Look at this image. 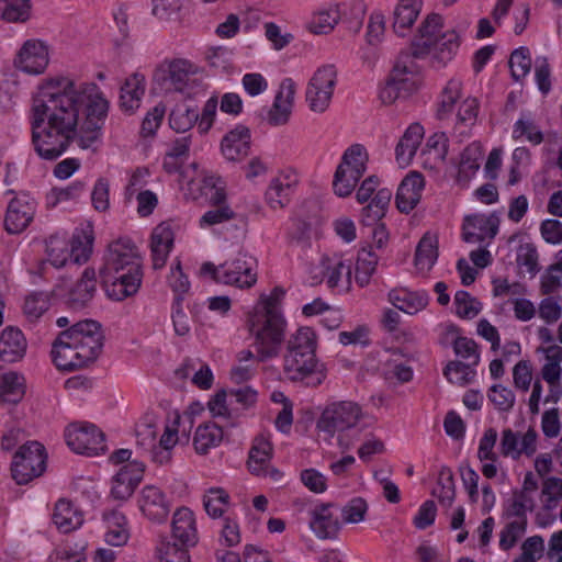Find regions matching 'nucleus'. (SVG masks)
Here are the masks:
<instances>
[{
	"instance_id": "16",
	"label": "nucleus",
	"mask_w": 562,
	"mask_h": 562,
	"mask_svg": "<svg viewBox=\"0 0 562 562\" xmlns=\"http://www.w3.org/2000/svg\"><path fill=\"white\" fill-rule=\"evenodd\" d=\"M501 223L499 213L494 211L490 214H473L464 218L463 239L467 243H481L486 238L493 239Z\"/></svg>"
},
{
	"instance_id": "21",
	"label": "nucleus",
	"mask_w": 562,
	"mask_h": 562,
	"mask_svg": "<svg viewBox=\"0 0 562 562\" xmlns=\"http://www.w3.org/2000/svg\"><path fill=\"white\" fill-rule=\"evenodd\" d=\"M442 33V16L436 13L427 15L412 42L409 55L415 59L430 54L434 44Z\"/></svg>"
},
{
	"instance_id": "64",
	"label": "nucleus",
	"mask_w": 562,
	"mask_h": 562,
	"mask_svg": "<svg viewBox=\"0 0 562 562\" xmlns=\"http://www.w3.org/2000/svg\"><path fill=\"white\" fill-rule=\"evenodd\" d=\"M544 551V541L541 536L527 538L521 544V554L514 562H536Z\"/></svg>"
},
{
	"instance_id": "9",
	"label": "nucleus",
	"mask_w": 562,
	"mask_h": 562,
	"mask_svg": "<svg viewBox=\"0 0 562 562\" xmlns=\"http://www.w3.org/2000/svg\"><path fill=\"white\" fill-rule=\"evenodd\" d=\"M44 446L37 441H29L14 454L11 471L18 484H26L40 476L46 467Z\"/></svg>"
},
{
	"instance_id": "14",
	"label": "nucleus",
	"mask_w": 562,
	"mask_h": 562,
	"mask_svg": "<svg viewBox=\"0 0 562 562\" xmlns=\"http://www.w3.org/2000/svg\"><path fill=\"white\" fill-rule=\"evenodd\" d=\"M295 95V86L292 79H285L281 82L273 103L270 108L261 109L259 115L267 124L271 126L285 125L291 116Z\"/></svg>"
},
{
	"instance_id": "37",
	"label": "nucleus",
	"mask_w": 562,
	"mask_h": 562,
	"mask_svg": "<svg viewBox=\"0 0 562 562\" xmlns=\"http://www.w3.org/2000/svg\"><path fill=\"white\" fill-rule=\"evenodd\" d=\"M424 128L417 123L409 125L405 131L395 148L396 160L401 166L409 165L422 144Z\"/></svg>"
},
{
	"instance_id": "24",
	"label": "nucleus",
	"mask_w": 562,
	"mask_h": 562,
	"mask_svg": "<svg viewBox=\"0 0 562 562\" xmlns=\"http://www.w3.org/2000/svg\"><path fill=\"white\" fill-rule=\"evenodd\" d=\"M311 273L314 284L325 280L329 288H336L339 285L342 277L346 278L347 283L350 282L351 269L337 255L333 257L323 256L319 265L312 269Z\"/></svg>"
},
{
	"instance_id": "36",
	"label": "nucleus",
	"mask_w": 562,
	"mask_h": 562,
	"mask_svg": "<svg viewBox=\"0 0 562 562\" xmlns=\"http://www.w3.org/2000/svg\"><path fill=\"white\" fill-rule=\"evenodd\" d=\"M53 522L59 531L68 533L82 525L83 515L71 502L59 499L55 505Z\"/></svg>"
},
{
	"instance_id": "15",
	"label": "nucleus",
	"mask_w": 562,
	"mask_h": 562,
	"mask_svg": "<svg viewBox=\"0 0 562 562\" xmlns=\"http://www.w3.org/2000/svg\"><path fill=\"white\" fill-rule=\"evenodd\" d=\"M36 210L34 199L27 194L14 196L8 207L4 217V228L9 234H20L33 221Z\"/></svg>"
},
{
	"instance_id": "58",
	"label": "nucleus",
	"mask_w": 562,
	"mask_h": 562,
	"mask_svg": "<svg viewBox=\"0 0 562 562\" xmlns=\"http://www.w3.org/2000/svg\"><path fill=\"white\" fill-rule=\"evenodd\" d=\"M456 313L462 318H474L482 310V304L467 291H458L454 295Z\"/></svg>"
},
{
	"instance_id": "28",
	"label": "nucleus",
	"mask_w": 562,
	"mask_h": 562,
	"mask_svg": "<svg viewBox=\"0 0 562 562\" xmlns=\"http://www.w3.org/2000/svg\"><path fill=\"white\" fill-rule=\"evenodd\" d=\"M424 189V178L418 172L407 175L398 186L395 202L402 213H409L419 202Z\"/></svg>"
},
{
	"instance_id": "48",
	"label": "nucleus",
	"mask_w": 562,
	"mask_h": 562,
	"mask_svg": "<svg viewBox=\"0 0 562 562\" xmlns=\"http://www.w3.org/2000/svg\"><path fill=\"white\" fill-rule=\"evenodd\" d=\"M340 19L336 7L323 8L315 11L308 23V29L314 34H328Z\"/></svg>"
},
{
	"instance_id": "22",
	"label": "nucleus",
	"mask_w": 562,
	"mask_h": 562,
	"mask_svg": "<svg viewBox=\"0 0 562 562\" xmlns=\"http://www.w3.org/2000/svg\"><path fill=\"white\" fill-rule=\"evenodd\" d=\"M14 65L27 74H42L48 65L46 45L41 41H26L14 59Z\"/></svg>"
},
{
	"instance_id": "7",
	"label": "nucleus",
	"mask_w": 562,
	"mask_h": 562,
	"mask_svg": "<svg viewBox=\"0 0 562 562\" xmlns=\"http://www.w3.org/2000/svg\"><path fill=\"white\" fill-rule=\"evenodd\" d=\"M362 417V409L357 403L348 401L337 402L328 405L323 411L317 422V428L329 436H334L336 432L339 434V447L348 449L350 442L344 439L342 434L355 428Z\"/></svg>"
},
{
	"instance_id": "19",
	"label": "nucleus",
	"mask_w": 562,
	"mask_h": 562,
	"mask_svg": "<svg viewBox=\"0 0 562 562\" xmlns=\"http://www.w3.org/2000/svg\"><path fill=\"white\" fill-rule=\"evenodd\" d=\"M138 507L146 518L160 524L167 519L171 503L159 487L146 485L139 493Z\"/></svg>"
},
{
	"instance_id": "40",
	"label": "nucleus",
	"mask_w": 562,
	"mask_h": 562,
	"mask_svg": "<svg viewBox=\"0 0 562 562\" xmlns=\"http://www.w3.org/2000/svg\"><path fill=\"white\" fill-rule=\"evenodd\" d=\"M224 431L215 423L200 425L193 437V446L198 453L205 454L210 449L217 447L223 440Z\"/></svg>"
},
{
	"instance_id": "62",
	"label": "nucleus",
	"mask_w": 562,
	"mask_h": 562,
	"mask_svg": "<svg viewBox=\"0 0 562 562\" xmlns=\"http://www.w3.org/2000/svg\"><path fill=\"white\" fill-rule=\"evenodd\" d=\"M369 505L362 497H353L341 508V518L345 524H359L366 519Z\"/></svg>"
},
{
	"instance_id": "59",
	"label": "nucleus",
	"mask_w": 562,
	"mask_h": 562,
	"mask_svg": "<svg viewBox=\"0 0 562 562\" xmlns=\"http://www.w3.org/2000/svg\"><path fill=\"white\" fill-rule=\"evenodd\" d=\"M49 305L50 300L47 293H31L24 302V314L30 321H36L49 308Z\"/></svg>"
},
{
	"instance_id": "18",
	"label": "nucleus",
	"mask_w": 562,
	"mask_h": 562,
	"mask_svg": "<svg viewBox=\"0 0 562 562\" xmlns=\"http://www.w3.org/2000/svg\"><path fill=\"white\" fill-rule=\"evenodd\" d=\"M537 438L538 434L533 428H529L522 437H520L519 432L506 428L502 431L501 454L503 457H510L514 460H518L522 454L531 457L537 451Z\"/></svg>"
},
{
	"instance_id": "51",
	"label": "nucleus",
	"mask_w": 562,
	"mask_h": 562,
	"mask_svg": "<svg viewBox=\"0 0 562 562\" xmlns=\"http://www.w3.org/2000/svg\"><path fill=\"white\" fill-rule=\"evenodd\" d=\"M479 111V103L475 98H467L459 103L457 115H456V131L460 135H464L468 128L473 126Z\"/></svg>"
},
{
	"instance_id": "41",
	"label": "nucleus",
	"mask_w": 562,
	"mask_h": 562,
	"mask_svg": "<svg viewBox=\"0 0 562 562\" xmlns=\"http://www.w3.org/2000/svg\"><path fill=\"white\" fill-rule=\"evenodd\" d=\"M438 258V238L426 233L419 240L415 252V266L420 272H428Z\"/></svg>"
},
{
	"instance_id": "12",
	"label": "nucleus",
	"mask_w": 562,
	"mask_h": 562,
	"mask_svg": "<svg viewBox=\"0 0 562 562\" xmlns=\"http://www.w3.org/2000/svg\"><path fill=\"white\" fill-rule=\"evenodd\" d=\"M66 442L76 453L94 456L106 448L104 434L92 424H71L65 432Z\"/></svg>"
},
{
	"instance_id": "54",
	"label": "nucleus",
	"mask_w": 562,
	"mask_h": 562,
	"mask_svg": "<svg viewBox=\"0 0 562 562\" xmlns=\"http://www.w3.org/2000/svg\"><path fill=\"white\" fill-rule=\"evenodd\" d=\"M557 261L550 265L541 278V292L549 295L562 286V249L555 255Z\"/></svg>"
},
{
	"instance_id": "3",
	"label": "nucleus",
	"mask_w": 562,
	"mask_h": 562,
	"mask_svg": "<svg viewBox=\"0 0 562 562\" xmlns=\"http://www.w3.org/2000/svg\"><path fill=\"white\" fill-rule=\"evenodd\" d=\"M316 336L312 328L301 327L286 341L283 373L291 382L318 386L326 379V369L316 357Z\"/></svg>"
},
{
	"instance_id": "45",
	"label": "nucleus",
	"mask_w": 562,
	"mask_h": 562,
	"mask_svg": "<svg viewBox=\"0 0 562 562\" xmlns=\"http://www.w3.org/2000/svg\"><path fill=\"white\" fill-rule=\"evenodd\" d=\"M476 366L477 364H473V362H463L460 360L450 361L446 366L443 374L449 382L465 386L474 380Z\"/></svg>"
},
{
	"instance_id": "13",
	"label": "nucleus",
	"mask_w": 562,
	"mask_h": 562,
	"mask_svg": "<svg viewBox=\"0 0 562 562\" xmlns=\"http://www.w3.org/2000/svg\"><path fill=\"white\" fill-rule=\"evenodd\" d=\"M50 356L59 370L74 371L87 368L69 328L56 336L52 344Z\"/></svg>"
},
{
	"instance_id": "56",
	"label": "nucleus",
	"mask_w": 562,
	"mask_h": 562,
	"mask_svg": "<svg viewBox=\"0 0 562 562\" xmlns=\"http://www.w3.org/2000/svg\"><path fill=\"white\" fill-rule=\"evenodd\" d=\"M531 57L527 47L516 48L509 58V67L514 80L519 81L525 78L531 69Z\"/></svg>"
},
{
	"instance_id": "4",
	"label": "nucleus",
	"mask_w": 562,
	"mask_h": 562,
	"mask_svg": "<svg viewBox=\"0 0 562 562\" xmlns=\"http://www.w3.org/2000/svg\"><path fill=\"white\" fill-rule=\"evenodd\" d=\"M247 328L254 339L257 361L266 362L280 355L286 328L282 313L255 308L247 317Z\"/></svg>"
},
{
	"instance_id": "33",
	"label": "nucleus",
	"mask_w": 562,
	"mask_h": 562,
	"mask_svg": "<svg viewBox=\"0 0 562 562\" xmlns=\"http://www.w3.org/2000/svg\"><path fill=\"white\" fill-rule=\"evenodd\" d=\"M423 0H400L394 9L393 29L400 36H405L416 22L422 11Z\"/></svg>"
},
{
	"instance_id": "29",
	"label": "nucleus",
	"mask_w": 562,
	"mask_h": 562,
	"mask_svg": "<svg viewBox=\"0 0 562 562\" xmlns=\"http://www.w3.org/2000/svg\"><path fill=\"white\" fill-rule=\"evenodd\" d=\"M200 227H212L232 223L236 231L234 237L243 236L246 232L247 222L243 215L235 213L228 205L213 206L200 218Z\"/></svg>"
},
{
	"instance_id": "53",
	"label": "nucleus",
	"mask_w": 562,
	"mask_h": 562,
	"mask_svg": "<svg viewBox=\"0 0 562 562\" xmlns=\"http://www.w3.org/2000/svg\"><path fill=\"white\" fill-rule=\"evenodd\" d=\"M460 46V37L454 30H449L440 34L434 44L431 52L441 60L447 61L452 58Z\"/></svg>"
},
{
	"instance_id": "46",
	"label": "nucleus",
	"mask_w": 562,
	"mask_h": 562,
	"mask_svg": "<svg viewBox=\"0 0 562 562\" xmlns=\"http://www.w3.org/2000/svg\"><path fill=\"white\" fill-rule=\"evenodd\" d=\"M92 241L91 231H77L68 241L70 260L75 263L86 262L92 252Z\"/></svg>"
},
{
	"instance_id": "10",
	"label": "nucleus",
	"mask_w": 562,
	"mask_h": 562,
	"mask_svg": "<svg viewBox=\"0 0 562 562\" xmlns=\"http://www.w3.org/2000/svg\"><path fill=\"white\" fill-rule=\"evenodd\" d=\"M337 83L334 65H323L314 72L306 88L305 97L312 112L324 113L331 102Z\"/></svg>"
},
{
	"instance_id": "60",
	"label": "nucleus",
	"mask_w": 562,
	"mask_h": 562,
	"mask_svg": "<svg viewBox=\"0 0 562 562\" xmlns=\"http://www.w3.org/2000/svg\"><path fill=\"white\" fill-rule=\"evenodd\" d=\"M538 260V250L533 244L525 243L518 247L516 257L517 265L526 268V271L531 277H535L540 270Z\"/></svg>"
},
{
	"instance_id": "5",
	"label": "nucleus",
	"mask_w": 562,
	"mask_h": 562,
	"mask_svg": "<svg viewBox=\"0 0 562 562\" xmlns=\"http://www.w3.org/2000/svg\"><path fill=\"white\" fill-rule=\"evenodd\" d=\"M257 262L247 254L239 252L234 259L226 260L220 266L212 262H204L201 266V273L210 276L216 283L233 285L238 289H250L257 282Z\"/></svg>"
},
{
	"instance_id": "49",
	"label": "nucleus",
	"mask_w": 562,
	"mask_h": 562,
	"mask_svg": "<svg viewBox=\"0 0 562 562\" xmlns=\"http://www.w3.org/2000/svg\"><path fill=\"white\" fill-rule=\"evenodd\" d=\"M376 263L378 256L372 251L371 247L362 248L358 252L355 279L360 286L369 284L370 279L375 271Z\"/></svg>"
},
{
	"instance_id": "27",
	"label": "nucleus",
	"mask_w": 562,
	"mask_h": 562,
	"mask_svg": "<svg viewBox=\"0 0 562 562\" xmlns=\"http://www.w3.org/2000/svg\"><path fill=\"white\" fill-rule=\"evenodd\" d=\"M172 538L181 547H192L198 542L193 513L188 507L178 508L172 516Z\"/></svg>"
},
{
	"instance_id": "25",
	"label": "nucleus",
	"mask_w": 562,
	"mask_h": 562,
	"mask_svg": "<svg viewBox=\"0 0 562 562\" xmlns=\"http://www.w3.org/2000/svg\"><path fill=\"white\" fill-rule=\"evenodd\" d=\"M334 509L333 503H326L317 505L311 510L310 527L317 538H335L340 530L341 524Z\"/></svg>"
},
{
	"instance_id": "39",
	"label": "nucleus",
	"mask_w": 562,
	"mask_h": 562,
	"mask_svg": "<svg viewBox=\"0 0 562 562\" xmlns=\"http://www.w3.org/2000/svg\"><path fill=\"white\" fill-rule=\"evenodd\" d=\"M25 394V379L22 374L9 371L0 374V400L16 404Z\"/></svg>"
},
{
	"instance_id": "38",
	"label": "nucleus",
	"mask_w": 562,
	"mask_h": 562,
	"mask_svg": "<svg viewBox=\"0 0 562 562\" xmlns=\"http://www.w3.org/2000/svg\"><path fill=\"white\" fill-rule=\"evenodd\" d=\"M95 292V271L86 268L80 280L69 292V304L74 308H81L93 297Z\"/></svg>"
},
{
	"instance_id": "31",
	"label": "nucleus",
	"mask_w": 562,
	"mask_h": 562,
	"mask_svg": "<svg viewBox=\"0 0 562 562\" xmlns=\"http://www.w3.org/2000/svg\"><path fill=\"white\" fill-rule=\"evenodd\" d=\"M146 80L139 72L127 77L121 87L120 108L127 114L134 113L139 106L145 94Z\"/></svg>"
},
{
	"instance_id": "26",
	"label": "nucleus",
	"mask_w": 562,
	"mask_h": 562,
	"mask_svg": "<svg viewBox=\"0 0 562 562\" xmlns=\"http://www.w3.org/2000/svg\"><path fill=\"white\" fill-rule=\"evenodd\" d=\"M175 234L169 222L158 224L151 233L150 250L154 269H161L173 246Z\"/></svg>"
},
{
	"instance_id": "17",
	"label": "nucleus",
	"mask_w": 562,
	"mask_h": 562,
	"mask_svg": "<svg viewBox=\"0 0 562 562\" xmlns=\"http://www.w3.org/2000/svg\"><path fill=\"white\" fill-rule=\"evenodd\" d=\"M191 68L192 65L186 59H176L169 63L161 64L155 71V80L161 81L166 85L167 90H176L182 93H188V88L191 82Z\"/></svg>"
},
{
	"instance_id": "57",
	"label": "nucleus",
	"mask_w": 562,
	"mask_h": 562,
	"mask_svg": "<svg viewBox=\"0 0 562 562\" xmlns=\"http://www.w3.org/2000/svg\"><path fill=\"white\" fill-rule=\"evenodd\" d=\"M526 519H516L508 522L499 533V548L507 551L516 546L526 531Z\"/></svg>"
},
{
	"instance_id": "61",
	"label": "nucleus",
	"mask_w": 562,
	"mask_h": 562,
	"mask_svg": "<svg viewBox=\"0 0 562 562\" xmlns=\"http://www.w3.org/2000/svg\"><path fill=\"white\" fill-rule=\"evenodd\" d=\"M487 397L499 412L512 411L516 402L514 392L502 384L492 385Z\"/></svg>"
},
{
	"instance_id": "63",
	"label": "nucleus",
	"mask_w": 562,
	"mask_h": 562,
	"mask_svg": "<svg viewBox=\"0 0 562 562\" xmlns=\"http://www.w3.org/2000/svg\"><path fill=\"white\" fill-rule=\"evenodd\" d=\"M522 136L533 145H539L543 140V134L530 119L520 117L514 124L513 138L519 139Z\"/></svg>"
},
{
	"instance_id": "11",
	"label": "nucleus",
	"mask_w": 562,
	"mask_h": 562,
	"mask_svg": "<svg viewBox=\"0 0 562 562\" xmlns=\"http://www.w3.org/2000/svg\"><path fill=\"white\" fill-rule=\"evenodd\" d=\"M69 330L77 342L86 367H89L100 357L103 349L104 335L100 323L85 319L72 324Z\"/></svg>"
},
{
	"instance_id": "8",
	"label": "nucleus",
	"mask_w": 562,
	"mask_h": 562,
	"mask_svg": "<svg viewBox=\"0 0 562 562\" xmlns=\"http://www.w3.org/2000/svg\"><path fill=\"white\" fill-rule=\"evenodd\" d=\"M366 162L367 155L361 145H352L345 151L333 181L334 192L338 196L351 194L366 171Z\"/></svg>"
},
{
	"instance_id": "30",
	"label": "nucleus",
	"mask_w": 562,
	"mask_h": 562,
	"mask_svg": "<svg viewBox=\"0 0 562 562\" xmlns=\"http://www.w3.org/2000/svg\"><path fill=\"white\" fill-rule=\"evenodd\" d=\"M27 342L23 333L16 327H5L0 335V359L4 362H15L26 352Z\"/></svg>"
},
{
	"instance_id": "55",
	"label": "nucleus",
	"mask_w": 562,
	"mask_h": 562,
	"mask_svg": "<svg viewBox=\"0 0 562 562\" xmlns=\"http://www.w3.org/2000/svg\"><path fill=\"white\" fill-rule=\"evenodd\" d=\"M228 498L229 496L224 490L220 487L210 488L203 498L206 513L213 518L221 517L227 508Z\"/></svg>"
},
{
	"instance_id": "32",
	"label": "nucleus",
	"mask_w": 562,
	"mask_h": 562,
	"mask_svg": "<svg viewBox=\"0 0 562 562\" xmlns=\"http://www.w3.org/2000/svg\"><path fill=\"white\" fill-rule=\"evenodd\" d=\"M249 130L245 126H237L231 131L222 140L221 148L227 160L236 161L248 155L249 151Z\"/></svg>"
},
{
	"instance_id": "6",
	"label": "nucleus",
	"mask_w": 562,
	"mask_h": 562,
	"mask_svg": "<svg viewBox=\"0 0 562 562\" xmlns=\"http://www.w3.org/2000/svg\"><path fill=\"white\" fill-rule=\"evenodd\" d=\"M419 82V67L408 53L398 56L387 80L380 89L379 98L384 104H392L398 98L414 92Z\"/></svg>"
},
{
	"instance_id": "52",
	"label": "nucleus",
	"mask_w": 562,
	"mask_h": 562,
	"mask_svg": "<svg viewBox=\"0 0 562 562\" xmlns=\"http://www.w3.org/2000/svg\"><path fill=\"white\" fill-rule=\"evenodd\" d=\"M47 260L56 268L64 267L70 260L69 243L60 236H50L46 241Z\"/></svg>"
},
{
	"instance_id": "42",
	"label": "nucleus",
	"mask_w": 562,
	"mask_h": 562,
	"mask_svg": "<svg viewBox=\"0 0 562 562\" xmlns=\"http://www.w3.org/2000/svg\"><path fill=\"white\" fill-rule=\"evenodd\" d=\"M271 453L272 447L269 440L263 436L256 437L249 451V471L256 475L263 474L267 467L270 464Z\"/></svg>"
},
{
	"instance_id": "43",
	"label": "nucleus",
	"mask_w": 562,
	"mask_h": 562,
	"mask_svg": "<svg viewBox=\"0 0 562 562\" xmlns=\"http://www.w3.org/2000/svg\"><path fill=\"white\" fill-rule=\"evenodd\" d=\"M158 419L154 415H147L136 427V445L153 459L157 449Z\"/></svg>"
},
{
	"instance_id": "1",
	"label": "nucleus",
	"mask_w": 562,
	"mask_h": 562,
	"mask_svg": "<svg viewBox=\"0 0 562 562\" xmlns=\"http://www.w3.org/2000/svg\"><path fill=\"white\" fill-rule=\"evenodd\" d=\"M109 102L93 83L77 86L56 78L33 97L30 124L32 145L46 160L59 158L76 139L82 149L100 143Z\"/></svg>"
},
{
	"instance_id": "23",
	"label": "nucleus",
	"mask_w": 562,
	"mask_h": 562,
	"mask_svg": "<svg viewBox=\"0 0 562 562\" xmlns=\"http://www.w3.org/2000/svg\"><path fill=\"white\" fill-rule=\"evenodd\" d=\"M299 183L295 172H281L271 179L266 190V202L272 210H280L290 203L291 196Z\"/></svg>"
},
{
	"instance_id": "20",
	"label": "nucleus",
	"mask_w": 562,
	"mask_h": 562,
	"mask_svg": "<svg viewBox=\"0 0 562 562\" xmlns=\"http://www.w3.org/2000/svg\"><path fill=\"white\" fill-rule=\"evenodd\" d=\"M145 472L143 461L133 460L123 465L112 480L111 495L117 501L130 498Z\"/></svg>"
},
{
	"instance_id": "44",
	"label": "nucleus",
	"mask_w": 562,
	"mask_h": 562,
	"mask_svg": "<svg viewBox=\"0 0 562 562\" xmlns=\"http://www.w3.org/2000/svg\"><path fill=\"white\" fill-rule=\"evenodd\" d=\"M106 522L105 541L111 546H123L130 538L126 517L119 513L112 512L104 516Z\"/></svg>"
},
{
	"instance_id": "47",
	"label": "nucleus",
	"mask_w": 562,
	"mask_h": 562,
	"mask_svg": "<svg viewBox=\"0 0 562 562\" xmlns=\"http://www.w3.org/2000/svg\"><path fill=\"white\" fill-rule=\"evenodd\" d=\"M198 120V109L183 103L177 104L169 114V125L178 133H186L191 130Z\"/></svg>"
},
{
	"instance_id": "35",
	"label": "nucleus",
	"mask_w": 562,
	"mask_h": 562,
	"mask_svg": "<svg viewBox=\"0 0 562 562\" xmlns=\"http://www.w3.org/2000/svg\"><path fill=\"white\" fill-rule=\"evenodd\" d=\"M428 300V294L424 291L412 292L406 289H394L389 293L390 303L397 310L411 315L424 310Z\"/></svg>"
},
{
	"instance_id": "34",
	"label": "nucleus",
	"mask_w": 562,
	"mask_h": 562,
	"mask_svg": "<svg viewBox=\"0 0 562 562\" xmlns=\"http://www.w3.org/2000/svg\"><path fill=\"white\" fill-rule=\"evenodd\" d=\"M180 423V415L175 412L169 416L167 424L165 425L164 434L161 435L157 449L154 451L153 461L158 464L168 463L171 459V450L177 445L178 427Z\"/></svg>"
},
{
	"instance_id": "2",
	"label": "nucleus",
	"mask_w": 562,
	"mask_h": 562,
	"mask_svg": "<svg viewBox=\"0 0 562 562\" xmlns=\"http://www.w3.org/2000/svg\"><path fill=\"white\" fill-rule=\"evenodd\" d=\"M100 273L110 299L123 301L136 294L143 280L142 259L136 246L125 238L112 241Z\"/></svg>"
},
{
	"instance_id": "50",
	"label": "nucleus",
	"mask_w": 562,
	"mask_h": 562,
	"mask_svg": "<svg viewBox=\"0 0 562 562\" xmlns=\"http://www.w3.org/2000/svg\"><path fill=\"white\" fill-rule=\"evenodd\" d=\"M462 82L458 79H451L446 85L441 93V99L437 109L439 120L447 119L461 97Z\"/></svg>"
}]
</instances>
